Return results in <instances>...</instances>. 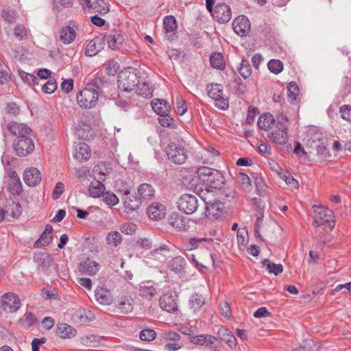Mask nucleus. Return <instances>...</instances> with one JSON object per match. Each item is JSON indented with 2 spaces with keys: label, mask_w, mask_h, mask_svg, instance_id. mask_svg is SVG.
Listing matches in <instances>:
<instances>
[{
  "label": "nucleus",
  "mask_w": 351,
  "mask_h": 351,
  "mask_svg": "<svg viewBox=\"0 0 351 351\" xmlns=\"http://www.w3.org/2000/svg\"><path fill=\"white\" fill-rule=\"evenodd\" d=\"M168 160L176 164L182 165L187 159L186 142L183 139H177L170 142L166 147Z\"/></svg>",
  "instance_id": "nucleus-1"
},
{
  "label": "nucleus",
  "mask_w": 351,
  "mask_h": 351,
  "mask_svg": "<svg viewBox=\"0 0 351 351\" xmlns=\"http://www.w3.org/2000/svg\"><path fill=\"white\" fill-rule=\"evenodd\" d=\"M139 73L136 69L132 67L121 71L118 75V87L125 92L134 90L138 84Z\"/></svg>",
  "instance_id": "nucleus-2"
},
{
  "label": "nucleus",
  "mask_w": 351,
  "mask_h": 351,
  "mask_svg": "<svg viewBox=\"0 0 351 351\" xmlns=\"http://www.w3.org/2000/svg\"><path fill=\"white\" fill-rule=\"evenodd\" d=\"M99 91L94 88H84L80 90L76 96L77 104L82 108L90 109L94 108L98 102Z\"/></svg>",
  "instance_id": "nucleus-3"
},
{
  "label": "nucleus",
  "mask_w": 351,
  "mask_h": 351,
  "mask_svg": "<svg viewBox=\"0 0 351 351\" xmlns=\"http://www.w3.org/2000/svg\"><path fill=\"white\" fill-rule=\"evenodd\" d=\"M314 221L315 226H321L326 223L328 224L330 229H332L335 226L333 220V212L332 210L324 206H314Z\"/></svg>",
  "instance_id": "nucleus-4"
},
{
  "label": "nucleus",
  "mask_w": 351,
  "mask_h": 351,
  "mask_svg": "<svg viewBox=\"0 0 351 351\" xmlns=\"http://www.w3.org/2000/svg\"><path fill=\"white\" fill-rule=\"evenodd\" d=\"M20 306L21 300L19 297L13 292L5 293L0 298V308L5 313H15Z\"/></svg>",
  "instance_id": "nucleus-5"
},
{
  "label": "nucleus",
  "mask_w": 351,
  "mask_h": 351,
  "mask_svg": "<svg viewBox=\"0 0 351 351\" xmlns=\"http://www.w3.org/2000/svg\"><path fill=\"white\" fill-rule=\"evenodd\" d=\"M208 96L215 101V106L226 110L228 108V100L223 97V88L219 84H212L207 86Z\"/></svg>",
  "instance_id": "nucleus-6"
},
{
  "label": "nucleus",
  "mask_w": 351,
  "mask_h": 351,
  "mask_svg": "<svg viewBox=\"0 0 351 351\" xmlns=\"http://www.w3.org/2000/svg\"><path fill=\"white\" fill-rule=\"evenodd\" d=\"M198 207V200L196 196L191 194H183L178 201V209L187 215L195 213Z\"/></svg>",
  "instance_id": "nucleus-7"
},
{
  "label": "nucleus",
  "mask_w": 351,
  "mask_h": 351,
  "mask_svg": "<svg viewBox=\"0 0 351 351\" xmlns=\"http://www.w3.org/2000/svg\"><path fill=\"white\" fill-rule=\"evenodd\" d=\"M177 300L176 293L169 291L160 298L159 306L162 310L168 313H175L178 311Z\"/></svg>",
  "instance_id": "nucleus-8"
},
{
  "label": "nucleus",
  "mask_w": 351,
  "mask_h": 351,
  "mask_svg": "<svg viewBox=\"0 0 351 351\" xmlns=\"http://www.w3.org/2000/svg\"><path fill=\"white\" fill-rule=\"evenodd\" d=\"M214 19L220 23L228 22L232 17L230 7L225 3H219L214 8L211 13Z\"/></svg>",
  "instance_id": "nucleus-9"
},
{
  "label": "nucleus",
  "mask_w": 351,
  "mask_h": 351,
  "mask_svg": "<svg viewBox=\"0 0 351 351\" xmlns=\"http://www.w3.org/2000/svg\"><path fill=\"white\" fill-rule=\"evenodd\" d=\"M14 149L19 156H26L34 149V143L28 136L17 140L14 144Z\"/></svg>",
  "instance_id": "nucleus-10"
},
{
  "label": "nucleus",
  "mask_w": 351,
  "mask_h": 351,
  "mask_svg": "<svg viewBox=\"0 0 351 351\" xmlns=\"http://www.w3.org/2000/svg\"><path fill=\"white\" fill-rule=\"evenodd\" d=\"M6 128L12 135L16 136L17 140L28 136L32 132L31 128L25 123L16 121L8 123Z\"/></svg>",
  "instance_id": "nucleus-11"
},
{
  "label": "nucleus",
  "mask_w": 351,
  "mask_h": 351,
  "mask_svg": "<svg viewBox=\"0 0 351 351\" xmlns=\"http://www.w3.org/2000/svg\"><path fill=\"white\" fill-rule=\"evenodd\" d=\"M203 181L208 190L220 189L222 188L225 183V179L223 174L218 170L213 171V174L209 175V177L204 178Z\"/></svg>",
  "instance_id": "nucleus-12"
},
{
  "label": "nucleus",
  "mask_w": 351,
  "mask_h": 351,
  "mask_svg": "<svg viewBox=\"0 0 351 351\" xmlns=\"http://www.w3.org/2000/svg\"><path fill=\"white\" fill-rule=\"evenodd\" d=\"M121 199L123 201L125 208L129 211L137 210L142 203L141 198L131 194L128 189L123 191Z\"/></svg>",
  "instance_id": "nucleus-13"
},
{
  "label": "nucleus",
  "mask_w": 351,
  "mask_h": 351,
  "mask_svg": "<svg viewBox=\"0 0 351 351\" xmlns=\"http://www.w3.org/2000/svg\"><path fill=\"white\" fill-rule=\"evenodd\" d=\"M105 40L107 41L110 49H118L124 41V35L119 29L112 30L108 34L105 35Z\"/></svg>",
  "instance_id": "nucleus-14"
},
{
  "label": "nucleus",
  "mask_w": 351,
  "mask_h": 351,
  "mask_svg": "<svg viewBox=\"0 0 351 351\" xmlns=\"http://www.w3.org/2000/svg\"><path fill=\"white\" fill-rule=\"evenodd\" d=\"M170 225L178 231L186 230L189 227L190 219L176 213H173L169 218Z\"/></svg>",
  "instance_id": "nucleus-15"
},
{
  "label": "nucleus",
  "mask_w": 351,
  "mask_h": 351,
  "mask_svg": "<svg viewBox=\"0 0 351 351\" xmlns=\"http://www.w3.org/2000/svg\"><path fill=\"white\" fill-rule=\"evenodd\" d=\"M206 210L205 216L207 218H218L221 217L223 213V209L224 208L223 204L218 200H215L213 202H206Z\"/></svg>",
  "instance_id": "nucleus-16"
},
{
  "label": "nucleus",
  "mask_w": 351,
  "mask_h": 351,
  "mask_svg": "<svg viewBox=\"0 0 351 351\" xmlns=\"http://www.w3.org/2000/svg\"><path fill=\"white\" fill-rule=\"evenodd\" d=\"M232 27L234 32L239 36H245L250 29V23L248 19L245 16H239L233 23Z\"/></svg>",
  "instance_id": "nucleus-17"
},
{
  "label": "nucleus",
  "mask_w": 351,
  "mask_h": 351,
  "mask_svg": "<svg viewBox=\"0 0 351 351\" xmlns=\"http://www.w3.org/2000/svg\"><path fill=\"white\" fill-rule=\"evenodd\" d=\"M147 214L152 220L158 221L163 219L166 215V207L158 202L150 204L147 208Z\"/></svg>",
  "instance_id": "nucleus-18"
},
{
  "label": "nucleus",
  "mask_w": 351,
  "mask_h": 351,
  "mask_svg": "<svg viewBox=\"0 0 351 351\" xmlns=\"http://www.w3.org/2000/svg\"><path fill=\"white\" fill-rule=\"evenodd\" d=\"M134 300L130 295H121L116 300V307L121 313L127 314L132 311Z\"/></svg>",
  "instance_id": "nucleus-19"
},
{
  "label": "nucleus",
  "mask_w": 351,
  "mask_h": 351,
  "mask_svg": "<svg viewBox=\"0 0 351 351\" xmlns=\"http://www.w3.org/2000/svg\"><path fill=\"white\" fill-rule=\"evenodd\" d=\"M204 259H202V263H199L198 258V253L197 254H192L191 259L195 266L198 268L199 270L204 271L205 269H208V267L213 264L215 265V260L213 255L210 254L208 250L203 251Z\"/></svg>",
  "instance_id": "nucleus-20"
},
{
  "label": "nucleus",
  "mask_w": 351,
  "mask_h": 351,
  "mask_svg": "<svg viewBox=\"0 0 351 351\" xmlns=\"http://www.w3.org/2000/svg\"><path fill=\"white\" fill-rule=\"evenodd\" d=\"M23 180L29 186H35L41 181V174L39 170L35 167H31L25 171Z\"/></svg>",
  "instance_id": "nucleus-21"
},
{
  "label": "nucleus",
  "mask_w": 351,
  "mask_h": 351,
  "mask_svg": "<svg viewBox=\"0 0 351 351\" xmlns=\"http://www.w3.org/2000/svg\"><path fill=\"white\" fill-rule=\"evenodd\" d=\"M163 25L168 40H173L176 32L178 29L176 18L171 15L165 16L163 20Z\"/></svg>",
  "instance_id": "nucleus-22"
},
{
  "label": "nucleus",
  "mask_w": 351,
  "mask_h": 351,
  "mask_svg": "<svg viewBox=\"0 0 351 351\" xmlns=\"http://www.w3.org/2000/svg\"><path fill=\"white\" fill-rule=\"evenodd\" d=\"M88 12L105 15L110 11V5L104 0H95L86 8Z\"/></svg>",
  "instance_id": "nucleus-23"
},
{
  "label": "nucleus",
  "mask_w": 351,
  "mask_h": 351,
  "mask_svg": "<svg viewBox=\"0 0 351 351\" xmlns=\"http://www.w3.org/2000/svg\"><path fill=\"white\" fill-rule=\"evenodd\" d=\"M95 298L97 301L104 305H109L113 301V297L110 290L105 287H97L95 290Z\"/></svg>",
  "instance_id": "nucleus-24"
},
{
  "label": "nucleus",
  "mask_w": 351,
  "mask_h": 351,
  "mask_svg": "<svg viewBox=\"0 0 351 351\" xmlns=\"http://www.w3.org/2000/svg\"><path fill=\"white\" fill-rule=\"evenodd\" d=\"M53 228L50 225L45 226V230L43 232L40 238L35 242L34 247L40 248L47 246L52 240Z\"/></svg>",
  "instance_id": "nucleus-25"
},
{
  "label": "nucleus",
  "mask_w": 351,
  "mask_h": 351,
  "mask_svg": "<svg viewBox=\"0 0 351 351\" xmlns=\"http://www.w3.org/2000/svg\"><path fill=\"white\" fill-rule=\"evenodd\" d=\"M104 43L98 37L91 40L86 46L85 54L87 56H94L97 54L103 48Z\"/></svg>",
  "instance_id": "nucleus-26"
},
{
  "label": "nucleus",
  "mask_w": 351,
  "mask_h": 351,
  "mask_svg": "<svg viewBox=\"0 0 351 351\" xmlns=\"http://www.w3.org/2000/svg\"><path fill=\"white\" fill-rule=\"evenodd\" d=\"M56 334L62 339H70L76 335V330L67 324H58Z\"/></svg>",
  "instance_id": "nucleus-27"
},
{
  "label": "nucleus",
  "mask_w": 351,
  "mask_h": 351,
  "mask_svg": "<svg viewBox=\"0 0 351 351\" xmlns=\"http://www.w3.org/2000/svg\"><path fill=\"white\" fill-rule=\"evenodd\" d=\"M151 104L153 110L159 116L163 114H168L170 112L171 107L164 99H154L152 100Z\"/></svg>",
  "instance_id": "nucleus-28"
},
{
  "label": "nucleus",
  "mask_w": 351,
  "mask_h": 351,
  "mask_svg": "<svg viewBox=\"0 0 351 351\" xmlns=\"http://www.w3.org/2000/svg\"><path fill=\"white\" fill-rule=\"evenodd\" d=\"M138 193L141 201L149 200L154 197L155 191L153 186L147 183L141 184L138 189Z\"/></svg>",
  "instance_id": "nucleus-29"
},
{
  "label": "nucleus",
  "mask_w": 351,
  "mask_h": 351,
  "mask_svg": "<svg viewBox=\"0 0 351 351\" xmlns=\"http://www.w3.org/2000/svg\"><path fill=\"white\" fill-rule=\"evenodd\" d=\"M275 119L270 113H265L261 114L258 119V126L263 130H268L275 123Z\"/></svg>",
  "instance_id": "nucleus-30"
},
{
  "label": "nucleus",
  "mask_w": 351,
  "mask_h": 351,
  "mask_svg": "<svg viewBox=\"0 0 351 351\" xmlns=\"http://www.w3.org/2000/svg\"><path fill=\"white\" fill-rule=\"evenodd\" d=\"M104 184L98 180L92 181L88 187L89 194L93 197H99L103 195L105 192Z\"/></svg>",
  "instance_id": "nucleus-31"
},
{
  "label": "nucleus",
  "mask_w": 351,
  "mask_h": 351,
  "mask_svg": "<svg viewBox=\"0 0 351 351\" xmlns=\"http://www.w3.org/2000/svg\"><path fill=\"white\" fill-rule=\"evenodd\" d=\"M267 136L274 143L277 145H282L288 141L287 132L283 131L274 130L269 133Z\"/></svg>",
  "instance_id": "nucleus-32"
},
{
  "label": "nucleus",
  "mask_w": 351,
  "mask_h": 351,
  "mask_svg": "<svg viewBox=\"0 0 351 351\" xmlns=\"http://www.w3.org/2000/svg\"><path fill=\"white\" fill-rule=\"evenodd\" d=\"M76 36L75 30L70 26L63 27L60 30V40L64 44H69L72 43Z\"/></svg>",
  "instance_id": "nucleus-33"
},
{
  "label": "nucleus",
  "mask_w": 351,
  "mask_h": 351,
  "mask_svg": "<svg viewBox=\"0 0 351 351\" xmlns=\"http://www.w3.org/2000/svg\"><path fill=\"white\" fill-rule=\"evenodd\" d=\"M90 149L86 143H82L75 149V157L79 160H86L90 157Z\"/></svg>",
  "instance_id": "nucleus-34"
},
{
  "label": "nucleus",
  "mask_w": 351,
  "mask_h": 351,
  "mask_svg": "<svg viewBox=\"0 0 351 351\" xmlns=\"http://www.w3.org/2000/svg\"><path fill=\"white\" fill-rule=\"evenodd\" d=\"M139 292L143 298L149 300H152L156 294V289L149 282L141 283Z\"/></svg>",
  "instance_id": "nucleus-35"
},
{
  "label": "nucleus",
  "mask_w": 351,
  "mask_h": 351,
  "mask_svg": "<svg viewBox=\"0 0 351 351\" xmlns=\"http://www.w3.org/2000/svg\"><path fill=\"white\" fill-rule=\"evenodd\" d=\"M221 345V343L218 337L211 335L202 334L201 346H205L210 348H215Z\"/></svg>",
  "instance_id": "nucleus-36"
},
{
  "label": "nucleus",
  "mask_w": 351,
  "mask_h": 351,
  "mask_svg": "<svg viewBox=\"0 0 351 351\" xmlns=\"http://www.w3.org/2000/svg\"><path fill=\"white\" fill-rule=\"evenodd\" d=\"M218 335L220 339L226 341L230 347L236 346V338L228 328L221 327L218 330Z\"/></svg>",
  "instance_id": "nucleus-37"
},
{
  "label": "nucleus",
  "mask_w": 351,
  "mask_h": 351,
  "mask_svg": "<svg viewBox=\"0 0 351 351\" xmlns=\"http://www.w3.org/2000/svg\"><path fill=\"white\" fill-rule=\"evenodd\" d=\"M210 63L212 67L218 70H223L225 69V61L222 53L215 52L210 57Z\"/></svg>",
  "instance_id": "nucleus-38"
},
{
  "label": "nucleus",
  "mask_w": 351,
  "mask_h": 351,
  "mask_svg": "<svg viewBox=\"0 0 351 351\" xmlns=\"http://www.w3.org/2000/svg\"><path fill=\"white\" fill-rule=\"evenodd\" d=\"M82 265L83 271L90 276L96 274L99 270V265L90 259L85 261Z\"/></svg>",
  "instance_id": "nucleus-39"
},
{
  "label": "nucleus",
  "mask_w": 351,
  "mask_h": 351,
  "mask_svg": "<svg viewBox=\"0 0 351 351\" xmlns=\"http://www.w3.org/2000/svg\"><path fill=\"white\" fill-rule=\"evenodd\" d=\"M39 268L43 271L47 270L52 263V258L48 254L39 253L36 257Z\"/></svg>",
  "instance_id": "nucleus-40"
},
{
  "label": "nucleus",
  "mask_w": 351,
  "mask_h": 351,
  "mask_svg": "<svg viewBox=\"0 0 351 351\" xmlns=\"http://www.w3.org/2000/svg\"><path fill=\"white\" fill-rule=\"evenodd\" d=\"M122 240V236L118 231L110 232L106 236L107 244L112 247H117Z\"/></svg>",
  "instance_id": "nucleus-41"
},
{
  "label": "nucleus",
  "mask_w": 351,
  "mask_h": 351,
  "mask_svg": "<svg viewBox=\"0 0 351 351\" xmlns=\"http://www.w3.org/2000/svg\"><path fill=\"white\" fill-rule=\"evenodd\" d=\"M263 265L266 267L269 273L274 274L276 276L283 271V266L281 264L270 263L268 259H265L263 261Z\"/></svg>",
  "instance_id": "nucleus-42"
},
{
  "label": "nucleus",
  "mask_w": 351,
  "mask_h": 351,
  "mask_svg": "<svg viewBox=\"0 0 351 351\" xmlns=\"http://www.w3.org/2000/svg\"><path fill=\"white\" fill-rule=\"evenodd\" d=\"M20 322L22 324L25 325L28 328L34 327L38 323L36 316L31 312H26L20 319Z\"/></svg>",
  "instance_id": "nucleus-43"
},
{
  "label": "nucleus",
  "mask_w": 351,
  "mask_h": 351,
  "mask_svg": "<svg viewBox=\"0 0 351 351\" xmlns=\"http://www.w3.org/2000/svg\"><path fill=\"white\" fill-rule=\"evenodd\" d=\"M190 303L191 308H193L194 311H198L204 305L205 299L202 295L195 293L192 295Z\"/></svg>",
  "instance_id": "nucleus-44"
},
{
  "label": "nucleus",
  "mask_w": 351,
  "mask_h": 351,
  "mask_svg": "<svg viewBox=\"0 0 351 351\" xmlns=\"http://www.w3.org/2000/svg\"><path fill=\"white\" fill-rule=\"evenodd\" d=\"M8 189L9 192L13 195H19L22 191V184L19 178L9 180Z\"/></svg>",
  "instance_id": "nucleus-45"
},
{
  "label": "nucleus",
  "mask_w": 351,
  "mask_h": 351,
  "mask_svg": "<svg viewBox=\"0 0 351 351\" xmlns=\"http://www.w3.org/2000/svg\"><path fill=\"white\" fill-rule=\"evenodd\" d=\"M237 180L243 191H248L250 190L252 180L247 175L239 173L237 176Z\"/></svg>",
  "instance_id": "nucleus-46"
},
{
  "label": "nucleus",
  "mask_w": 351,
  "mask_h": 351,
  "mask_svg": "<svg viewBox=\"0 0 351 351\" xmlns=\"http://www.w3.org/2000/svg\"><path fill=\"white\" fill-rule=\"evenodd\" d=\"M299 88L294 82H290L287 86V95L291 103H293L296 100L298 95Z\"/></svg>",
  "instance_id": "nucleus-47"
},
{
  "label": "nucleus",
  "mask_w": 351,
  "mask_h": 351,
  "mask_svg": "<svg viewBox=\"0 0 351 351\" xmlns=\"http://www.w3.org/2000/svg\"><path fill=\"white\" fill-rule=\"evenodd\" d=\"M136 92L138 95H141L144 97H148L152 95V90L149 87V86L145 83H140L138 82V84L136 87Z\"/></svg>",
  "instance_id": "nucleus-48"
},
{
  "label": "nucleus",
  "mask_w": 351,
  "mask_h": 351,
  "mask_svg": "<svg viewBox=\"0 0 351 351\" xmlns=\"http://www.w3.org/2000/svg\"><path fill=\"white\" fill-rule=\"evenodd\" d=\"M102 197L104 202L109 206H114L119 203V198L110 191H105Z\"/></svg>",
  "instance_id": "nucleus-49"
},
{
  "label": "nucleus",
  "mask_w": 351,
  "mask_h": 351,
  "mask_svg": "<svg viewBox=\"0 0 351 351\" xmlns=\"http://www.w3.org/2000/svg\"><path fill=\"white\" fill-rule=\"evenodd\" d=\"M254 184L258 191V193L260 195L264 196L267 194V186L265 183L263 178L261 177H255L254 178Z\"/></svg>",
  "instance_id": "nucleus-50"
},
{
  "label": "nucleus",
  "mask_w": 351,
  "mask_h": 351,
  "mask_svg": "<svg viewBox=\"0 0 351 351\" xmlns=\"http://www.w3.org/2000/svg\"><path fill=\"white\" fill-rule=\"evenodd\" d=\"M267 65L269 71L275 74L280 73L283 69V64L278 60H271Z\"/></svg>",
  "instance_id": "nucleus-51"
},
{
  "label": "nucleus",
  "mask_w": 351,
  "mask_h": 351,
  "mask_svg": "<svg viewBox=\"0 0 351 351\" xmlns=\"http://www.w3.org/2000/svg\"><path fill=\"white\" fill-rule=\"evenodd\" d=\"M158 121L162 127L173 128L174 119L169 116V113L160 115Z\"/></svg>",
  "instance_id": "nucleus-52"
},
{
  "label": "nucleus",
  "mask_w": 351,
  "mask_h": 351,
  "mask_svg": "<svg viewBox=\"0 0 351 351\" xmlns=\"http://www.w3.org/2000/svg\"><path fill=\"white\" fill-rule=\"evenodd\" d=\"M239 73L245 79H247L251 75L252 71L250 65L247 60H243L241 64V66L239 69Z\"/></svg>",
  "instance_id": "nucleus-53"
},
{
  "label": "nucleus",
  "mask_w": 351,
  "mask_h": 351,
  "mask_svg": "<svg viewBox=\"0 0 351 351\" xmlns=\"http://www.w3.org/2000/svg\"><path fill=\"white\" fill-rule=\"evenodd\" d=\"M185 264V260L181 256H176L171 261L170 267L176 271H180Z\"/></svg>",
  "instance_id": "nucleus-54"
},
{
  "label": "nucleus",
  "mask_w": 351,
  "mask_h": 351,
  "mask_svg": "<svg viewBox=\"0 0 351 351\" xmlns=\"http://www.w3.org/2000/svg\"><path fill=\"white\" fill-rule=\"evenodd\" d=\"M19 75L25 82L28 83L29 85H34L37 83V77L32 74L27 73L23 71H19Z\"/></svg>",
  "instance_id": "nucleus-55"
},
{
  "label": "nucleus",
  "mask_w": 351,
  "mask_h": 351,
  "mask_svg": "<svg viewBox=\"0 0 351 351\" xmlns=\"http://www.w3.org/2000/svg\"><path fill=\"white\" fill-rule=\"evenodd\" d=\"M139 337L143 341H150L156 338V333L154 330L145 329L140 332Z\"/></svg>",
  "instance_id": "nucleus-56"
},
{
  "label": "nucleus",
  "mask_w": 351,
  "mask_h": 351,
  "mask_svg": "<svg viewBox=\"0 0 351 351\" xmlns=\"http://www.w3.org/2000/svg\"><path fill=\"white\" fill-rule=\"evenodd\" d=\"M57 88V83L56 80L51 79L43 86L44 93L50 94L53 93Z\"/></svg>",
  "instance_id": "nucleus-57"
},
{
  "label": "nucleus",
  "mask_w": 351,
  "mask_h": 351,
  "mask_svg": "<svg viewBox=\"0 0 351 351\" xmlns=\"http://www.w3.org/2000/svg\"><path fill=\"white\" fill-rule=\"evenodd\" d=\"M73 6V0H58V2H53L52 8L53 10H59L60 7L62 8H69Z\"/></svg>",
  "instance_id": "nucleus-58"
},
{
  "label": "nucleus",
  "mask_w": 351,
  "mask_h": 351,
  "mask_svg": "<svg viewBox=\"0 0 351 351\" xmlns=\"http://www.w3.org/2000/svg\"><path fill=\"white\" fill-rule=\"evenodd\" d=\"M339 112L343 119L351 121V106L344 105L340 108Z\"/></svg>",
  "instance_id": "nucleus-59"
},
{
  "label": "nucleus",
  "mask_w": 351,
  "mask_h": 351,
  "mask_svg": "<svg viewBox=\"0 0 351 351\" xmlns=\"http://www.w3.org/2000/svg\"><path fill=\"white\" fill-rule=\"evenodd\" d=\"M14 34L15 37L22 40L27 37V32L25 27L22 25H18L15 27Z\"/></svg>",
  "instance_id": "nucleus-60"
},
{
  "label": "nucleus",
  "mask_w": 351,
  "mask_h": 351,
  "mask_svg": "<svg viewBox=\"0 0 351 351\" xmlns=\"http://www.w3.org/2000/svg\"><path fill=\"white\" fill-rule=\"evenodd\" d=\"M64 191V185L62 182H59L56 184V187L53 189V191L52 193V197L53 199H58L60 198L61 195Z\"/></svg>",
  "instance_id": "nucleus-61"
},
{
  "label": "nucleus",
  "mask_w": 351,
  "mask_h": 351,
  "mask_svg": "<svg viewBox=\"0 0 351 351\" xmlns=\"http://www.w3.org/2000/svg\"><path fill=\"white\" fill-rule=\"evenodd\" d=\"M73 80L72 79H67L64 80L61 84V88L62 91L69 93L73 90Z\"/></svg>",
  "instance_id": "nucleus-62"
},
{
  "label": "nucleus",
  "mask_w": 351,
  "mask_h": 351,
  "mask_svg": "<svg viewBox=\"0 0 351 351\" xmlns=\"http://www.w3.org/2000/svg\"><path fill=\"white\" fill-rule=\"evenodd\" d=\"M221 314L225 317H229L231 314L230 306L226 301H223L219 304Z\"/></svg>",
  "instance_id": "nucleus-63"
},
{
  "label": "nucleus",
  "mask_w": 351,
  "mask_h": 351,
  "mask_svg": "<svg viewBox=\"0 0 351 351\" xmlns=\"http://www.w3.org/2000/svg\"><path fill=\"white\" fill-rule=\"evenodd\" d=\"M5 111L8 114L17 115L19 112V106L14 103H8L7 104Z\"/></svg>",
  "instance_id": "nucleus-64"
}]
</instances>
